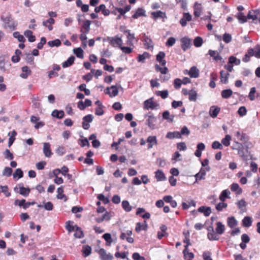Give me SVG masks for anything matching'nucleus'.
Returning <instances> with one entry per match:
<instances>
[{
	"mask_svg": "<svg viewBox=\"0 0 260 260\" xmlns=\"http://www.w3.org/2000/svg\"><path fill=\"white\" fill-rule=\"evenodd\" d=\"M146 142L148 143V149L152 148L154 145H156L157 144L156 137L154 136H149L147 139Z\"/></svg>",
	"mask_w": 260,
	"mask_h": 260,
	"instance_id": "obj_14",
	"label": "nucleus"
},
{
	"mask_svg": "<svg viewBox=\"0 0 260 260\" xmlns=\"http://www.w3.org/2000/svg\"><path fill=\"white\" fill-rule=\"evenodd\" d=\"M166 138L169 139H173L174 138H181V134L179 132H168L166 135Z\"/></svg>",
	"mask_w": 260,
	"mask_h": 260,
	"instance_id": "obj_35",
	"label": "nucleus"
},
{
	"mask_svg": "<svg viewBox=\"0 0 260 260\" xmlns=\"http://www.w3.org/2000/svg\"><path fill=\"white\" fill-rule=\"evenodd\" d=\"M24 35L28 38V40L30 42H34L36 40V37L33 35L32 31L26 30L24 32Z\"/></svg>",
	"mask_w": 260,
	"mask_h": 260,
	"instance_id": "obj_43",
	"label": "nucleus"
},
{
	"mask_svg": "<svg viewBox=\"0 0 260 260\" xmlns=\"http://www.w3.org/2000/svg\"><path fill=\"white\" fill-rule=\"evenodd\" d=\"M208 54L211 57H212L216 61H218L221 59V57L220 56L219 53L217 51L209 50Z\"/></svg>",
	"mask_w": 260,
	"mask_h": 260,
	"instance_id": "obj_42",
	"label": "nucleus"
},
{
	"mask_svg": "<svg viewBox=\"0 0 260 260\" xmlns=\"http://www.w3.org/2000/svg\"><path fill=\"white\" fill-rule=\"evenodd\" d=\"M150 55L148 53L145 52L142 54H139L138 57V61L139 62H144L146 58H148Z\"/></svg>",
	"mask_w": 260,
	"mask_h": 260,
	"instance_id": "obj_52",
	"label": "nucleus"
},
{
	"mask_svg": "<svg viewBox=\"0 0 260 260\" xmlns=\"http://www.w3.org/2000/svg\"><path fill=\"white\" fill-rule=\"evenodd\" d=\"M235 136L237 138L238 140L242 142H246V140L248 139L246 134L241 132L240 131L236 132Z\"/></svg>",
	"mask_w": 260,
	"mask_h": 260,
	"instance_id": "obj_29",
	"label": "nucleus"
},
{
	"mask_svg": "<svg viewBox=\"0 0 260 260\" xmlns=\"http://www.w3.org/2000/svg\"><path fill=\"white\" fill-rule=\"evenodd\" d=\"M159 107V105L153 101V98H150L144 102L143 108L145 110H156Z\"/></svg>",
	"mask_w": 260,
	"mask_h": 260,
	"instance_id": "obj_4",
	"label": "nucleus"
},
{
	"mask_svg": "<svg viewBox=\"0 0 260 260\" xmlns=\"http://www.w3.org/2000/svg\"><path fill=\"white\" fill-rule=\"evenodd\" d=\"M155 94L157 96H160L162 99H165L168 98L169 95V92L167 90H164L162 91H156Z\"/></svg>",
	"mask_w": 260,
	"mask_h": 260,
	"instance_id": "obj_51",
	"label": "nucleus"
},
{
	"mask_svg": "<svg viewBox=\"0 0 260 260\" xmlns=\"http://www.w3.org/2000/svg\"><path fill=\"white\" fill-rule=\"evenodd\" d=\"M127 40L126 41V44L127 45H128V47H130L131 48H134V41L136 40L137 41V40L136 39L135 34H129L127 35L126 37Z\"/></svg>",
	"mask_w": 260,
	"mask_h": 260,
	"instance_id": "obj_19",
	"label": "nucleus"
},
{
	"mask_svg": "<svg viewBox=\"0 0 260 260\" xmlns=\"http://www.w3.org/2000/svg\"><path fill=\"white\" fill-rule=\"evenodd\" d=\"M48 45L51 47H58L61 45V41L59 39H55L53 41H49Z\"/></svg>",
	"mask_w": 260,
	"mask_h": 260,
	"instance_id": "obj_61",
	"label": "nucleus"
},
{
	"mask_svg": "<svg viewBox=\"0 0 260 260\" xmlns=\"http://www.w3.org/2000/svg\"><path fill=\"white\" fill-rule=\"evenodd\" d=\"M144 116L145 118H148L146 121V124L149 128L151 129H155L156 128V123L157 119L153 114L150 112L147 114L145 115Z\"/></svg>",
	"mask_w": 260,
	"mask_h": 260,
	"instance_id": "obj_3",
	"label": "nucleus"
},
{
	"mask_svg": "<svg viewBox=\"0 0 260 260\" xmlns=\"http://www.w3.org/2000/svg\"><path fill=\"white\" fill-rule=\"evenodd\" d=\"M148 226L146 221H144L143 223L138 222L136 223L135 231L137 233H139L141 231H146Z\"/></svg>",
	"mask_w": 260,
	"mask_h": 260,
	"instance_id": "obj_24",
	"label": "nucleus"
},
{
	"mask_svg": "<svg viewBox=\"0 0 260 260\" xmlns=\"http://www.w3.org/2000/svg\"><path fill=\"white\" fill-rule=\"evenodd\" d=\"M75 57L73 56H70L66 61L63 62L62 64V66L63 68H66L71 66L74 62Z\"/></svg>",
	"mask_w": 260,
	"mask_h": 260,
	"instance_id": "obj_46",
	"label": "nucleus"
},
{
	"mask_svg": "<svg viewBox=\"0 0 260 260\" xmlns=\"http://www.w3.org/2000/svg\"><path fill=\"white\" fill-rule=\"evenodd\" d=\"M181 46L183 51H186L187 49L190 48L191 46V40L189 38L186 37H183L180 40Z\"/></svg>",
	"mask_w": 260,
	"mask_h": 260,
	"instance_id": "obj_7",
	"label": "nucleus"
},
{
	"mask_svg": "<svg viewBox=\"0 0 260 260\" xmlns=\"http://www.w3.org/2000/svg\"><path fill=\"white\" fill-rule=\"evenodd\" d=\"M184 258L186 260H192L194 258V254L189 252L188 248H184L183 250Z\"/></svg>",
	"mask_w": 260,
	"mask_h": 260,
	"instance_id": "obj_36",
	"label": "nucleus"
},
{
	"mask_svg": "<svg viewBox=\"0 0 260 260\" xmlns=\"http://www.w3.org/2000/svg\"><path fill=\"white\" fill-rule=\"evenodd\" d=\"M102 237L106 241V245L107 246H110L113 241L111 234L109 233H106L103 235Z\"/></svg>",
	"mask_w": 260,
	"mask_h": 260,
	"instance_id": "obj_41",
	"label": "nucleus"
},
{
	"mask_svg": "<svg viewBox=\"0 0 260 260\" xmlns=\"http://www.w3.org/2000/svg\"><path fill=\"white\" fill-rule=\"evenodd\" d=\"M238 154L241 157L244 158L246 156V154L248 153V147H246L245 145H243V147H241L238 150Z\"/></svg>",
	"mask_w": 260,
	"mask_h": 260,
	"instance_id": "obj_39",
	"label": "nucleus"
},
{
	"mask_svg": "<svg viewBox=\"0 0 260 260\" xmlns=\"http://www.w3.org/2000/svg\"><path fill=\"white\" fill-rule=\"evenodd\" d=\"M229 76V73H226L224 71H221L220 72V79L221 82L223 84H227L228 83Z\"/></svg>",
	"mask_w": 260,
	"mask_h": 260,
	"instance_id": "obj_27",
	"label": "nucleus"
},
{
	"mask_svg": "<svg viewBox=\"0 0 260 260\" xmlns=\"http://www.w3.org/2000/svg\"><path fill=\"white\" fill-rule=\"evenodd\" d=\"M151 17L154 20H156L159 18H167L166 14L165 12L161 11H157L153 12L151 13Z\"/></svg>",
	"mask_w": 260,
	"mask_h": 260,
	"instance_id": "obj_20",
	"label": "nucleus"
},
{
	"mask_svg": "<svg viewBox=\"0 0 260 260\" xmlns=\"http://www.w3.org/2000/svg\"><path fill=\"white\" fill-rule=\"evenodd\" d=\"M74 52L78 58H83V51L81 48L79 47L74 49Z\"/></svg>",
	"mask_w": 260,
	"mask_h": 260,
	"instance_id": "obj_63",
	"label": "nucleus"
},
{
	"mask_svg": "<svg viewBox=\"0 0 260 260\" xmlns=\"http://www.w3.org/2000/svg\"><path fill=\"white\" fill-rule=\"evenodd\" d=\"M55 20L52 18H50L47 20L43 21V25L47 27L49 31H51L53 29L52 25L54 24Z\"/></svg>",
	"mask_w": 260,
	"mask_h": 260,
	"instance_id": "obj_28",
	"label": "nucleus"
},
{
	"mask_svg": "<svg viewBox=\"0 0 260 260\" xmlns=\"http://www.w3.org/2000/svg\"><path fill=\"white\" fill-rule=\"evenodd\" d=\"M233 94V91L231 89L223 90L221 92V95L223 99H229Z\"/></svg>",
	"mask_w": 260,
	"mask_h": 260,
	"instance_id": "obj_47",
	"label": "nucleus"
},
{
	"mask_svg": "<svg viewBox=\"0 0 260 260\" xmlns=\"http://www.w3.org/2000/svg\"><path fill=\"white\" fill-rule=\"evenodd\" d=\"M208 231L207 237L210 241H217L219 237L215 233L213 226H209L207 228Z\"/></svg>",
	"mask_w": 260,
	"mask_h": 260,
	"instance_id": "obj_5",
	"label": "nucleus"
},
{
	"mask_svg": "<svg viewBox=\"0 0 260 260\" xmlns=\"http://www.w3.org/2000/svg\"><path fill=\"white\" fill-rule=\"evenodd\" d=\"M14 179H19L23 176V172L21 169H17L13 174Z\"/></svg>",
	"mask_w": 260,
	"mask_h": 260,
	"instance_id": "obj_48",
	"label": "nucleus"
},
{
	"mask_svg": "<svg viewBox=\"0 0 260 260\" xmlns=\"http://www.w3.org/2000/svg\"><path fill=\"white\" fill-rule=\"evenodd\" d=\"M231 139V136L229 135H226L225 137L221 140V143L224 146L228 147L230 145Z\"/></svg>",
	"mask_w": 260,
	"mask_h": 260,
	"instance_id": "obj_56",
	"label": "nucleus"
},
{
	"mask_svg": "<svg viewBox=\"0 0 260 260\" xmlns=\"http://www.w3.org/2000/svg\"><path fill=\"white\" fill-rule=\"evenodd\" d=\"M192 16L189 13H184L183 17L180 20V24L184 27L186 25L187 22L191 20Z\"/></svg>",
	"mask_w": 260,
	"mask_h": 260,
	"instance_id": "obj_12",
	"label": "nucleus"
},
{
	"mask_svg": "<svg viewBox=\"0 0 260 260\" xmlns=\"http://www.w3.org/2000/svg\"><path fill=\"white\" fill-rule=\"evenodd\" d=\"M74 236L77 238H81L83 237V233L81 229L79 228L78 226H76V229L74 230Z\"/></svg>",
	"mask_w": 260,
	"mask_h": 260,
	"instance_id": "obj_58",
	"label": "nucleus"
},
{
	"mask_svg": "<svg viewBox=\"0 0 260 260\" xmlns=\"http://www.w3.org/2000/svg\"><path fill=\"white\" fill-rule=\"evenodd\" d=\"M90 21L89 20L85 21L83 23L82 28L81 29V31L83 32V29H84L85 33H88L90 29Z\"/></svg>",
	"mask_w": 260,
	"mask_h": 260,
	"instance_id": "obj_49",
	"label": "nucleus"
},
{
	"mask_svg": "<svg viewBox=\"0 0 260 260\" xmlns=\"http://www.w3.org/2000/svg\"><path fill=\"white\" fill-rule=\"evenodd\" d=\"M154 67L157 72H160L162 74H166L168 72V69L166 67L162 68L158 64H155Z\"/></svg>",
	"mask_w": 260,
	"mask_h": 260,
	"instance_id": "obj_59",
	"label": "nucleus"
},
{
	"mask_svg": "<svg viewBox=\"0 0 260 260\" xmlns=\"http://www.w3.org/2000/svg\"><path fill=\"white\" fill-rule=\"evenodd\" d=\"M94 11L96 13L102 11L103 14L105 16H108L110 14L109 10L106 9L105 5L104 4H102L99 7H95L94 9Z\"/></svg>",
	"mask_w": 260,
	"mask_h": 260,
	"instance_id": "obj_16",
	"label": "nucleus"
},
{
	"mask_svg": "<svg viewBox=\"0 0 260 260\" xmlns=\"http://www.w3.org/2000/svg\"><path fill=\"white\" fill-rule=\"evenodd\" d=\"M220 108L217 106H213L210 108L209 115L210 116L214 118L216 117L220 112Z\"/></svg>",
	"mask_w": 260,
	"mask_h": 260,
	"instance_id": "obj_18",
	"label": "nucleus"
},
{
	"mask_svg": "<svg viewBox=\"0 0 260 260\" xmlns=\"http://www.w3.org/2000/svg\"><path fill=\"white\" fill-rule=\"evenodd\" d=\"M91 248L89 246H84L82 249L83 254L84 257L88 256L91 253Z\"/></svg>",
	"mask_w": 260,
	"mask_h": 260,
	"instance_id": "obj_60",
	"label": "nucleus"
},
{
	"mask_svg": "<svg viewBox=\"0 0 260 260\" xmlns=\"http://www.w3.org/2000/svg\"><path fill=\"white\" fill-rule=\"evenodd\" d=\"M98 253L101 260H113V256L110 253H107L104 248H100Z\"/></svg>",
	"mask_w": 260,
	"mask_h": 260,
	"instance_id": "obj_6",
	"label": "nucleus"
},
{
	"mask_svg": "<svg viewBox=\"0 0 260 260\" xmlns=\"http://www.w3.org/2000/svg\"><path fill=\"white\" fill-rule=\"evenodd\" d=\"M203 12V7L201 3L196 2L193 5V15L196 17H199Z\"/></svg>",
	"mask_w": 260,
	"mask_h": 260,
	"instance_id": "obj_8",
	"label": "nucleus"
},
{
	"mask_svg": "<svg viewBox=\"0 0 260 260\" xmlns=\"http://www.w3.org/2000/svg\"><path fill=\"white\" fill-rule=\"evenodd\" d=\"M107 40L112 46L119 48L122 52L125 54H130L133 52V48L122 46L123 41L121 38L118 36L113 37H108Z\"/></svg>",
	"mask_w": 260,
	"mask_h": 260,
	"instance_id": "obj_1",
	"label": "nucleus"
},
{
	"mask_svg": "<svg viewBox=\"0 0 260 260\" xmlns=\"http://www.w3.org/2000/svg\"><path fill=\"white\" fill-rule=\"evenodd\" d=\"M198 211L203 213L205 216L207 217L211 213V209L209 207L201 206L198 208Z\"/></svg>",
	"mask_w": 260,
	"mask_h": 260,
	"instance_id": "obj_26",
	"label": "nucleus"
},
{
	"mask_svg": "<svg viewBox=\"0 0 260 260\" xmlns=\"http://www.w3.org/2000/svg\"><path fill=\"white\" fill-rule=\"evenodd\" d=\"M252 219L249 216H245L242 220V225L248 228L252 224Z\"/></svg>",
	"mask_w": 260,
	"mask_h": 260,
	"instance_id": "obj_45",
	"label": "nucleus"
},
{
	"mask_svg": "<svg viewBox=\"0 0 260 260\" xmlns=\"http://www.w3.org/2000/svg\"><path fill=\"white\" fill-rule=\"evenodd\" d=\"M188 75L191 78H198L199 76V70L196 67H192L189 70Z\"/></svg>",
	"mask_w": 260,
	"mask_h": 260,
	"instance_id": "obj_33",
	"label": "nucleus"
},
{
	"mask_svg": "<svg viewBox=\"0 0 260 260\" xmlns=\"http://www.w3.org/2000/svg\"><path fill=\"white\" fill-rule=\"evenodd\" d=\"M155 177L157 181H162L166 179L165 174L160 170H158L155 172Z\"/></svg>",
	"mask_w": 260,
	"mask_h": 260,
	"instance_id": "obj_31",
	"label": "nucleus"
},
{
	"mask_svg": "<svg viewBox=\"0 0 260 260\" xmlns=\"http://www.w3.org/2000/svg\"><path fill=\"white\" fill-rule=\"evenodd\" d=\"M13 37L17 39L18 41L20 42L24 43L25 41V39L23 36L20 35L18 31H15L13 33Z\"/></svg>",
	"mask_w": 260,
	"mask_h": 260,
	"instance_id": "obj_62",
	"label": "nucleus"
},
{
	"mask_svg": "<svg viewBox=\"0 0 260 260\" xmlns=\"http://www.w3.org/2000/svg\"><path fill=\"white\" fill-rule=\"evenodd\" d=\"M19 191H18L17 190L18 189V188L15 187L14 188L15 191L19 192L20 194H21L24 197L28 196L30 191L29 188L24 187L22 185H21V184H19Z\"/></svg>",
	"mask_w": 260,
	"mask_h": 260,
	"instance_id": "obj_13",
	"label": "nucleus"
},
{
	"mask_svg": "<svg viewBox=\"0 0 260 260\" xmlns=\"http://www.w3.org/2000/svg\"><path fill=\"white\" fill-rule=\"evenodd\" d=\"M203 43V39L201 37H197L193 40V45L196 47H201Z\"/></svg>",
	"mask_w": 260,
	"mask_h": 260,
	"instance_id": "obj_55",
	"label": "nucleus"
},
{
	"mask_svg": "<svg viewBox=\"0 0 260 260\" xmlns=\"http://www.w3.org/2000/svg\"><path fill=\"white\" fill-rule=\"evenodd\" d=\"M230 191L228 189L223 190L219 196V200L221 202H224L226 199L230 198Z\"/></svg>",
	"mask_w": 260,
	"mask_h": 260,
	"instance_id": "obj_40",
	"label": "nucleus"
},
{
	"mask_svg": "<svg viewBox=\"0 0 260 260\" xmlns=\"http://www.w3.org/2000/svg\"><path fill=\"white\" fill-rule=\"evenodd\" d=\"M227 222L228 226L231 228H234L238 224L237 221L234 216L228 217Z\"/></svg>",
	"mask_w": 260,
	"mask_h": 260,
	"instance_id": "obj_44",
	"label": "nucleus"
},
{
	"mask_svg": "<svg viewBox=\"0 0 260 260\" xmlns=\"http://www.w3.org/2000/svg\"><path fill=\"white\" fill-rule=\"evenodd\" d=\"M166 54L164 52L160 51L156 55V59L159 62L160 64L162 66H165L166 64V60L164 59Z\"/></svg>",
	"mask_w": 260,
	"mask_h": 260,
	"instance_id": "obj_15",
	"label": "nucleus"
},
{
	"mask_svg": "<svg viewBox=\"0 0 260 260\" xmlns=\"http://www.w3.org/2000/svg\"><path fill=\"white\" fill-rule=\"evenodd\" d=\"M259 13V11L258 10L249 11L247 15V18L248 19L255 20L258 18V15Z\"/></svg>",
	"mask_w": 260,
	"mask_h": 260,
	"instance_id": "obj_23",
	"label": "nucleus"
},
{
	"mask_svg": "<svg viewBox=\"0 0 260 260\" xmlns=\"http://www.w3.org/2000/svg\"><path fill=\"white\" fill-rule=\"evenodd\" d=\"M188 95H189L188 99L190 101H193V102L196 101L197 99L198 94L196 90H194L193 89L190 90V93Z\"/></svg>",
	"mask_w": 260,
	"mask_h": 260,
	"instance_id": "obj_54",
	"label": "nucleus"
},
{
	"mask_svg": "<svg viewBox=\"0 0 260 260\" xmlns=\"http://www.w3.org/2000/svg\"><path fill=\"white\" fill-rule=\"evenodd\" d=\"M105 93L109 94L111 98L116 96L118 93V90L115 86H112L110 87H107L105 90Z\"/></svg>",
	"mask_w": 260,
	"mask_h": 260,
	"instance_id": "obj_9",
	"label": "nucleus"
},
{
	"mask_svg": "<svg viewBox=\"0 0 260 260\" xmlns=\"http://www.w3.org/2000/svg\"><path fill=\"white\" fill-rule=\"evenodd\" d=\"M254 50V55L257 58H260V45L257 44L253 48Z\"/></svg>",
	"mask_w": 260,
	"mask_h": 260,
	"instance_id": "obj_64",
	"label": "nucleus"
},
{
	"mask_svg": "<svg viewBox=\"0 0 260 260\" xmlns=\"http://www.w3.org/2000/svg\"><path fill=\"white\" fill-rule=\"evenodd\" d=\"M56 198L59 200H63L64 202L68 200L67 197L63 193V187L61 186L57 189Z\"/></svg>",
	"mask_w": 260,
	"mask_h": 260,
	"instance_id": "obj_21",
	"label": "nucleus"
},
{
	"mask_svg": "<svg viewBox=\"0 0 260 260\" xmlns=\"http://www.w3.org/2000/svg\"><path fill=\"white\" fill-rule=\"evenodd\" d=\"M1 19L4 22L3 26L4 28L9 29L11 31L16 29L17 23L13 19L11 15H9L5 17L2 16Z\"/></svg>",
	"mask_w": 260,
	"mask_h": 260,
	"instance_id": "obj_2",
	"label": "nucleus"
},
{
	"mask_svg": "<svg viewBox=\"0 0 260 260\" xmlns=\"http://www.w3.org/2000/svg\"><path fill=\"white\" fill-rule=\"evenodd\" d=\"M206 174V172L205 169L201 168L199 172L194 175V177L196 178V182H197L199 180L204 179L205 178Z\"/></svg>",
	"mask_w": 260,
	"mask_h": 260,
	"instance_id": "obj_25",
	"label": "nucleus"
},
{
	"mask_svg": "<svg viewBox=\"0 0 260 260\" xmlns=\"http://www.w3.org/2000/svg\"><path fill=\"white\" fill-rule=\"evenodd\" d=\"M144 45L147 49L153 48V44L151 39L146 36H144L143 38Z\"/></svg>",
	"mask_w": 260,
	"mask_h": 260,
	"instance_id": "obj_30",
	"label": "nucleus"
},
{
	"mask_svg": "<svg viewBox=\"0 0 260 260\" xmlns=\"http://www.w3.org/2000/svg\"><path fill=\"white\" fill-rule=\"evenodd\" d=\"M51 116L58 119H62L64 116L63 110H54L51 113Z\"/></svg>",
	"mask_w": 260,
	"mask_h": 260,
	"instance_id": "obj_34",
	"label": "nucleus"
},
{
	"mask_svg": "<svg viewBox=\"0 0 260 260\" xmlns=\"http://www.w3.org/2000/svg\"><path fill=\"white\" fill-rule=\"evenodd\" d=\"M145 16V11L141 8L137 9L136 12L132 15V18L137 19L141 16Z\"/></svg>",
	"mask_w": 260,
	"mask_h": 260,
	"instance_id": "obj_38",
	"label": "nucleus"
},
{
	"mask_svg": "<svg viewBox=\"0 0 260 260\" xmlns=\"http://www.w3.org/2000/svg\"><path fill=\"white\" fill-rule=\"evenodd\" d=\"M136 214L145 219H149L150 218V214L148 212H145V209L143 208H137Z\"/></svg>",
	"mask_w": 260,
	"mask_h": 260,
	"instance_id": "obj_10",
	"label": "nucleus"
},
{
	"mask_svg": "<svg viewBox=\"0 0 260 260\" xmlns=\"http://www.w3.org/2000/svg\"><path fill=\"white\" fill-rule=\"evenodd\" d=\"M254 55V50L252 48H249L247 50V52L243 56L242 61L244 62H248L250 60V57Z\"/></svg>",
	"mask_w": 260,
	"mask_h": 260,
	"instance_id": "obj_17",
	"label": "nucleus"
},
{
	"mask_svg": "<svg viewBox=\"0 0 260 260\" xmlns=\"http://www.w3.org/2000/svg\"><path fill=\"white\" fill-rule=\"evenodd\" d=\"M22 73L20 74V77L23 79H26L31 74V70L27 66H24L21 69Z\"/></svg>",
	"mask_w": 260,
	"mask_h": 260,
	"instance_id": "obj_37",
	"label": "nucleus"
},
{
	"mask_svg": "<svg viewBox=\"0 0 260 260\" xmlns=\"http://www.w3.org/2000/svg\"><path fill=\"white\" fill-rule=\"evenodd\" d=\"M122 208L126 212H130L132 210V206L127 201H123L121 203Z\"/></svg>",
	"mask_w": 260,
	"mask_h": 260,
	"instance_id": "obj_50",
	"label": "nucleus"
},
{
	"mask_svg": "<svg viewBox=\"0 0 260 260\" xmlns=\"http://www.w3.org/2000/svg\"><path fill=\"white\" fill-rule=\"evenodd\" d=\"M43 153L47 157H50L52 155L51 150V146L49 143L45 142L43 143Z\"/></svg>",
	"mask_w": 260,
	"mask_h": 260,
	"instance_id": "obj_11",
	"label": "nucleus"
},
{
	"mask_svg": "<svg viewBox=\"0 0 260 260\" xmlns=\"http://www.w3.org/2000/svg\"><path fill=\"white\" fill-rule=\"evenodd\" d=\"M236 17L240 23H244L247 21V16H245L242 12L238 13Z\"/></svg>",
	"mask_w": 260,
	"mask_h": 260,
	"instance_id": "obj_53",
	"label": "nucleus"
},
{
	"mask_svg": "<svg viewBox=\"0 0 260 260\" xmlns=\"http://www.w3.org/2000/svg\"><path fill=\"white\" fill-rule=\"evenodd\" d=\"M231 189L233 192L236 193V194H240L242 192V189L239 186V184L236 183H233L231 185Z\"/></svg>",
	"mask_w": 260,
	"mask_h": 260,
	"instance_id": "obj_32",
	"label": "nucleus"
},
{
	"mask_svg": "<svg viewBox=\"0 0 260 260\" xmlns=\"http://www.w3.org/2000/svg\"><path fill=\"white\" fill-rule=\"evenodd\" d=\"M216 227L215 228L216 232L217 235L223 234L225 231V226L221 222L218 221L216 223Z\"/></svg>",
	"mask_w": 260,
	"mask_h": 260,
	"instance_id": "obj_22",
	"label": "nucleus"
},
{
	"mask_svg": "<svg viewBox=\"0 0 260 260\" xmlns=\"http://www.w3.org/2000/svg\"><path fill=\"white\" fill-rule=\"evenodd\" d=\"M229 62L231 64H232L233 65L234 64L235 65H239L241 63V60L237 58L236 57L234 56H231L229 58Z\"/></svg>",
	"mask_w": 260,
	"mask_h": 260,
	"instance_id": "obj_57",
	"label": "nucleus"
}]
</instances>
